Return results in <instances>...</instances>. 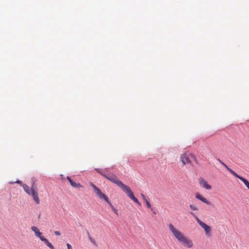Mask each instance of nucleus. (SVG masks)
<instances>
[{"instance_id":"nucleus-1","label":"nucleus","mask_w":249,"mask_h":249,"mask_svg":"<svg viewBox=\"0 0 249 249\" xmlns=\"http://www.w3.org/2000/svg\"><path fill=\"white\" fill-rule=\"evenodd\" d=\"M168 227L172 236L183 247L187 249L194 247V244L193 240L183 232L176 228L172 223L169 224Z\"/></svg>"},{"instance_id":"nucleus-2","label":"nucleus","mask_w":249,"mask_h":249,"mask_svg":"<svg viewBox=\"0 0 249 249\" xmlns=\"http://www.w3.org/2000/svg\"><path fill=\"white\" fill-rule=\"evenodd\" d=\"M24 191L29 196H31L35 203L37 205L40 204V201L38 196V193L36 188L35 187V182L32 183V185L30 188L29 186L25 184H21Z\"/></svg>"},{"instance_id":"nucleus-3","label":"nucleus","mask_w":249,"mask_h":249,"mask_svg":"<svg viewBox=\"0 0 249 249\" xmlns=\"http://www.w3.org/2000/svg\"><path fill=\"white\" fill-rule=\"evenodd\" d=\"M116 184L121 188L126 193L127 196L129 197L132 200H133L135 202L137 203L140 206L141 205V203L139 202L138 199L134 196L133 193L128 186L124 184L121 181H117Z\"/></svg>"},{"instance_id":"nucleus-4","label":"nucleus","mask_w":249,"mask_h":249,"mask_svg":"<svg viewBox=\"0 0 249 249\" xmlns=\"http://www.w3.org/2000/svg\"><path fill=\"white\" fill-rule=\"evenodd\" d=\"M31 230L34 232L36 237H38L40 240L43 242L51 249H55L52 244L49 241L42 236V233L38 229L36 226H33L31 228Z\"/></svg>"},{"instance_id":"nucleus-5","label":"nucleus","mask_w":249,"mask_h":249,"mask_svg":"<svg viewBox=\"0 0 249 249\" xmlns=\"http://www.w3.org/2000/svg\"><path fill=\"white\" fill-rule=\"evenodd\" d=\"M192 159L196 160V157L193 154L188 152L181 154L179 157V160L181 162L182 166L187 164H191Z\"/></svg>"},{"instance_id":"nucleus-6","label":"nucleus","mask_w":249,"mask_h":249,"mask_svg":"<svg viewBox=\"0 0 249 249\" xmlns=\"http://www.w3.org/2000/svg\"><path fill=\"white\" fill-rule=\"evenodd\" d=\"M218 160L222 165H223L232 175H233L235 177L239 179H240L245 185V186L247 187L248 189H249V182L245 178L242 177L238 175L236 173H235L234 171L230 169L228 167V166L225 164L221 160L218 159Z\"/></svg>"},{"instance_id":"nucleus-7","label":"nucleus","mask_w":249,"mask_h":249,"mask_svg":"<svg viewBox=\"0 0 249 249\" xmlns=\"http://www.w3.org/2000/svg\"><path fill=\"white\" fill-rule=\"evenodd\" d=\"M91 186L92 187V188L94 189L96 194L97 196L99 197L100 199H104L110 206V207L112 208L114 206L112 205V203L110 202V201L109 200L107 196L103 194L102 191L97 188L94 184H93L92 183L90 184Z\"/></svg>"},{"instance_id":"nucleus-8","label":"nucleus","mask_w":249,"mask_h":249,"mask_svg":"<svg viewBox=\"0 0 249 249\" xmlns=\"http://www.w3.org/2000/svg\"><path fill=\"white\" fill-rule=\"evenodd\" d=\"M91 186L92 187V188L94 189L96 194L97 196L99 197L100 199H104L110 206V207L112 208L114 206L112 205V203L110 202V201L109 200L107 196L103 194L102 191L97 188L94 184H93L92 183L90 184Z\"/></svg>"},{"instance_id":"nucleus-9","label":"nucleus","mask_w":249,"mask_h":249,"mask_svg":"<svg viewBox=\"0 0 249 249\" xmlns=\"http://www.w3.org/2000/svg\"><path fill=\"white\" fill-rule=\"evenodd\" d=\"M195 218L197 223L202 229H204L206 235L208 237H211L212 236L211 227L201 221L197 216H196Z\"/></svg>"},{"instance_id":"nucleus-10","label":"nucleus","mask_w":249,"mask_h":249,"mask_svg":"<svg viewBox=\"0 0 249 249\" xmlns=\"http://www.w3.org/2000/svg\"><path fill=\"white\" fill-rule=\"evenodd\" d=\"M95 170L100 173L102 176L106 178L107 179L110 181L111 182L116 184L117 181H121L118 178L116 177L115 175L113 174L112 173H109L108 174H106L103 172H102L99 169H95Z\"/></svg>"},{"instance_id":"nucleus-11","label":"nucleus","mask_w":249,"mask_h":249,"mask_svg":"<svg viewBox=\"0 0 249 249\" xmlns=\"http://www.w3.org/2000/svg\"><path fill=\"white\" fill-rule=\"evenodd\" d=\"M196 197L198 199V200L201 201L202 202H204V203L208 205H211L212 203L211 201L208 200L207 199H206L205 197L203 196L201 194L197 193L196 194Z\"/></svg>"},{"instance_id":"nucleus-12","label":"nucleus","mask_w":249,"mask_h":249,"mask_svg":"<svg viewBox=\"0 0 249 249\" xmlns=\"http://www.w3.org/2000/svg\"><path fill=\"white\" fill-rule=\"evenodd\" d=\"M199 183L200 185L207 190H210L212 188L211 185L207 183V182L202 178H199Z\"/></svg>"},{"instance_id":"nucleus-13","label":"nucleus","mask_w":249,"mask_h":249,"mask_svg":"<svg viewBox=\"0 0 249 249\" xmlns=\"http://www.w3.org/2000/svg\"><path fill=\"white\" fill-rule=\"evenodd\" d=\"M67 179L70 183L71 185L74 188H80L82 187L83 186L79 183H76V182L73 181L70 177H67Z\"/></svg>"},{"instance_id":"nucleus-14","label":"nucleus","mask_w":249,"mask_h":249,"mask_svg":"<svg viewBox=\"0 0 249 249\" xmlns=\"http://www.w3.org/2000/svg\"><path fill=\"white\" fill-rule=\"evenodd\" d=\"M189 206H190V209L192 210H194V211H197L198 210V208L194 205L190 204Z\"/></svg>"},{"instance_id":"nucleus-15","label":"nucleus","mask_w":249,"mask_h":249,"mask_svg":"<svg viewBox=\"0 0 249 249\" xmlns=\"http://www.w3.org/2000/svg\"><path fill=\"white\" fill-rule=\"evenodd\" d=\"M145 202L146 203V205L147 207L148 208L150 209L151 210H153V209L151 207V205L150 203H149V202L148 201V200H147Z\"/></svg>"},{"instance_id":"nucleus-16","label":"nucleus","mask_w":249,"mask_h":249,"mask_svg":"<svg viewBox=\"0 0 249 249\" xmlns=\"http://www.w3.org/2000/svg\"><path fill=\"white\" fill-rule=\"evenodd\" d=\"M141 196L144 201L148 200L147 198L144 196V194L141 193Z\"/></svg>"},{"instance_id":"nucleus-17","label":"nucleus","mask_w":249,"mask_h":249,"mask_svg":"<svg viewBox=\"0 0 249 249\" xmlns=\"http://www.w3.org/2000/svg\"><path fill=\"white\" fill-rule=\"evenodd\" d=\"M111 209L115 214H118V211L114 207H113Z\"/></svg>"},{"instance_id":"nucleus-18","label":"nucleus","mask_w":249,"mask_h":249,"mask_svg":"<svg viewBox=\"0 0 249 249\" xmlns=\"http://www.w3.org/2000/svg\"><path fill=\"white\" fill-rule=\"evenodd\" d=\"M89 239L91 243H92L93 244H95V241L94 239L90 237H89Z\"/></svg>"},{"instance_id":"nucleus-19","label":"nucleus","mask_w":249,"mask_h":249,"mask_svg":"<svg viewBox=\"0 0 249 249\" xmlns=\"http://www.w3.org/2000/svg\"><path fill=\"white\" fill-rule=\"evenodd\" d=\"M55 235L59 236L60 235V232L59 231H55L54 232Z\"/></svg>"},{"instance_id":"nucleus-20","label":"nucleus","mask_w":249,"mask_h":249,"mask_svg":"<svg viewBox=\"0 0 249 249\" xmlns=\"http://www.w3.org/2000/svg\"><path fill=\"white\" fill-rule=\"evenodd\" d=\"M67 246L68 249H72L71 246L69 243L67 244Z\"/></svg>"},{"instance_id":"nucleus-21","label":"nucleus","mask_w":249,"mask_h":249,"mask_svg":"<svg viewBox=\"0 0 249 249\" xmlns=\"http://www.w3.org/2000/svg\"><path fill=\"white\" fill-rule=\"evenodd\" d=\"M15 182L21 184V182L20 181H19V180H17Z\"/></svg>"},{"instance_id":"nucleus-22","label":"nucleus","mask_w":249,"mask_h":249,"mask_svg":"<svg viewBox=\"0 0 249 249\" xmlns=\"http://www.w3.org/2000/svg\"><path fill=\"white\" fill-rule=\"evenodd\" d=\"M152 211H153V213H154V214H156V212H155V211L154 210V209H153V210H152Z\"/></svg>"}]
</instances>
